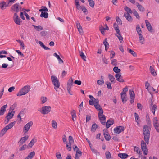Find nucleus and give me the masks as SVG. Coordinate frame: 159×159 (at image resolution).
<instances>
[{
    "mask_svg": "<svg viewBox=\"0 0 159 159\" xmlns=\"http://www.w3.org/2000/svg\"><path fill=\"white\" fill-rule=\"evenodd\" d=\"M143 133L144 135V139L145 143L143 140H142L141 142V149L144 154L147 155L148 153V149L147 148L146 144H148L149 143V139L150 136V132L148 129V126L144 125L143 129Z\"/></svg>",
    "mask_w": 159,
    "mask_h": 159,
    "instance_id": "obj_1",
    "label": "nucleus"
},
{
    "mask_svg": "<svg viewBox=\"0 0 159 159\" xmlns=\"http://www.w3.org/2000/svg\"><path fill=\"white\" fill-rule=\"evenodd\" d=\"M93 100L95 103V107L98 111H99V112L98 113V117L100 121L102 124H105V122L102 121V118L103 120H106V117L104 115H103V110L101 106L99 105V100L98 98H94Z\"/></svg>",
    "mask_w": 159,
    "mask_h": 159,
    "instance_id": "obj_2",
    "label": "nucleus"
},
{
    "mask_svg": "<svg viewBox=\"0 0 159 159\" xmlns=\"http://www.w3.org/2000/svg\"><path fill=\"white\" fill-rule=\"evenodd\" d=\"M113 71L116 74L115 77L116 80L120 82H124V80L123 79V77L120 73L121 70L119 69L117 66H115L113 69Z\"/></svg>",
    "mask_w": 159,
    "mask_h": 159,
    "instance_id": "obj_3",
    "label": "nucleus"
},
{
    "mask_svg": "<svg viewBox=\"0 0 159 159\" xmlns=\"http://www.w3.org/2000/svg\"><path fill=\"white\" fill-rule=\"evenodd\" d=\"M30 86L27 85L23 87L18 92L17 94L18 96L24 95L27 94L30 90Z\"/></svg>",
    "mask_w": 159,
    "mask_h": 159,
    "instance_id": "obj_4",
    "label": "nucleus"
},
{
    "mask_svg": "<svg viewBox=\"0 0 159 159\" xmlns=\"http://www.w3.org/2000/svg\"><path fill=\"white\" fill-rule=\"evenodd\" d=\"M51 79L52 82L54 86V89L56 91H57V89L59 88L60 85L59 80L54 75L51 76Z\"/></svg>",
    "mask_w": 159,
    "mask_h": 159,
    "instance_id": "obj_5",
    "label": "nucleus"
},
{
    "mask_svg": "<svg viewBox=\"0 0 159 159\" xmlns=\"http://www.w3.org/2000/svg\"><path fill=\"white\" fill-rule=\"evenodd\" d=\"M51 107L50 106H43L42 107L41 110H39L38 111L43 114H47L51 111Z\"/></svg>",
    "mask_w": 159,
    "mask_h": 159,
    "instance_id": "obj_6",
    "label": "nucleus"
},
{
    "mask_svg": "<svg viewBox=\"0 0 159 159\" xmlns=\"http://www.w3.org/2000/svg\"><path fill=\"white\" fill-rule=\"evenodd\" d=\"M13 20L15 23L18 25H20L22 22L16 13H15L13 17Z\"/></svg>",
    "mask_w": 159,
    "mask_h": 159,
    "instance_id": "obj_7",
    "label": "nucleus"
},
{
    "mask_svg": "<svg viewBox=\"0 0 159 159\" xmlns=\"http://www.w3.org/2000/svg\"><path fill=\"white\" fill-rule=\"evenodd\" d=\"M125 127L122 126H118L114 129V131L115 133L119 134L122 132L124 131Z\"/></svg>",
    "mask_w": 159,
    "mask_h": 159,
    "instance_id": "obj_8",
    "label": "nucleus"
},
{
    "mask_svg": "<svg viewBox=\"0 0 159 159\" xmlns=\"http://www.w3.org/2000/svg\"><path fill=\"white\" fill-rule=\"evenodd\" d=\"M102 121L104 122H105V124H103V125H106V127L107 129L109 128L111 125H112L114 123V120L112 119H110L109 120H108L107 122L106 123L105 122H104L103 121H105V120H103V118H102Z\"/></svg>",
    "mask_w": 159,
    "mask_h": 159,
    "instance_id": "obj_9",
    "label": "nucleus"
},
{
    "mask_svg": "<svg viewBox=\"0 0 159 159\" xmlns=\"http://www.w3.org/2000/svg\"><path fill=\"white\" fill-rule=\"evenodd\" d=\"M33 124V122L30 121L28 123L25 125L24 128H23V132H24V130L25 131V133H26L30 129V128L31 126Z\"/></svg>",
    "mask_w": 159,
    "mask_h": 159,
    "instance_id": "obj_10",
    "label": "nucleus"
},
{
    "mask_svg": "<svg viewBox=\"0 0 159 159\" xmlns=\"http://www.w3.org/2000/svg\"><path fill=\"white\" fill-rule=\"evenodd\" d=\"M73 80L72 77L70 78L68 80L67 84V89L70 90L73 84Z\"/></svg>",
    "mask_w": 159,
    "mask_h": 159,
    "instance_id": "obj_11",
    "label": "nucleus"
},
{
    "mask_svg": "<svg viewBox=\"0 0 159 159\" xmlns=\"http://www.w3.org/2000/svg\"><path fill=\"white\" fill-rule=\"evenodd\" d=\"M19 3H16L12 6L11 8V9L14 11L16 12V13H17L19 11Z\"/></svg>",
    "mask_w": 159,
    "mask_h": 159,
    "instance_id": "obj_12",
    "label": "nucleus"
},
{
    "mask_svg": "<svg viewBox=\"0 0 159 159\" xmlns=\"http://www.w3.org/2000/svg\"><path fill=\"white\" fill-rule=\"evenodd\" d=\"M120 94L122 102L123 103H125L127 100L126 94L125 92H122Z\"/></svg>",
    "mask_w": 159,
    "mask_h": 159,
    "instance_id": "obj_13",
    "label": "nucleus"
},
{
    "mask_svg": "<svg viewBox=\"0 0 159 159\" xmlns=\"http://www.w3.org/2000/svg\"><path fill=\"white\" fill-rule=\"evenodd\" d=\"M8 106L7 104L4 105L0 109V116L3 115L4 114L6 111V108Z\"/></svg>",
    "mask_w": 159,
    "mask_h": 159,
    "instance_id": "obj_14",
    "label": "nucleus"
},
{
    "mask_svg": "<svg viewBox=\"0 0 159 159\" xmlns=\"http://www.w3.org/2000/svg\"><path fill=\"white\" fill-rule=\"evenodd\" d=\"M145 22L146 23V26L148 30L149 31L151 32L152 30V27L150 23L147 20H145Z\"/></svg>",
    "mask_w": 159,
    "mask_h": 159,
    "instance_id": "obj_15",
    "label": "nucleus"
},
{
    "mask_svg": "<svg viewBox=\"0 0 159 159\" xmlns=\"http://www.w3.org/2000/svg\"><path fill=\"white\" fill-rule=\"evenodd\" d=\"M10 111H9V112L6 116L5 118H10V119L13 118L15 113V111H12L11 112H10Z\"/></svg>",
    "mask_w": 159,
    "mask_h": 159,
    "instance_id": "obj_16",
    "label": "nucleus"
},
{
    "mask_svg": "<svg viewBox=\"0 0 159 159\" xmlns=\"http://www.w3.org/2000/svg\"><path fill=\"white\" fill-rule=\"evenodd\" d=\"M29 136L28 135H26L23 137H22L18 143H20V145H22L25 142L26 140H27Z\"/></svg>",
    "mask_w": 159,
    "mask_h": 159,
    "instance_id": "obj_17",
    "label": "nucleus"
},
{
    "mask_svg": "<svg viewBox=\"0 0 159 159\" xmlns=\"http://www.w3.org/2000/svg\"><path fill=\"white\" fill-rule=\"evenodd\" d=\"M118 156L120 158L123 159H125L127 158L129 155L125 153H119L118 155Z\"/></svg>",
    "mask_w": 159,
    "mask_h": 159,
    "instance_id": "obj_18",
    "label": "nucleus"
},
{
    "mask_svg": "<svg viewBox=\"0 0 159 159\" xmlns=\"http://www.w3.org/2000/svg\"><path fill=\"white\" fill-rule=\"evenodd\" d=\"M135 4L140 11L142 12L144 11L145 10V9L142 5L139 4L138 2H136Z\"/></svg>",
    "mask_w": 159,
    "mask_h": 159,
    "instance_id": "obj_19",
    "label": "nucleus"
},
{
    "mask_svg": "<svg viewBox=\"0 0 159 159\" xmlns=\"http://www.w3.org/2000/svg\"><path fill=\"white\" fill-rule=\"evenodd\" d=\"M150 108L151 110H155L157 108V106L155 104L153 105V102L152 101V100L151 99L150 100Z\"/></svg>",
    "mask_w": 159,
    "mask_h": 159,
    "instance_id": "obj_20",
    "label": "nucleus"
},
{
    "mask_svg": "<svg viewBox=\"0 0 159 159\" xmlns=\"http://www.w3.org/2000/svg\"><path fill=\"white\" fill-rule=\"evenodd\" d=\"M53 56H55L57 58L59 64H61L63 63V61L61 58L56 53H54Z\"/></svg>",
    "mask_w": 159,
    "mask_h": 159,
    "instance_id": "obj_21",
    "label": "nucleus"
},
{
    "mask_svg": "<svg viewBox=\"0 0 159 159\" xmlns=\"http://www.w3.org/2000/svg\"><path fill=\"white\" fill-rule=\"evenodd\" d=\"M15 123V121L10 123L5 127L6 129H7V130H8L9 129L11 128L14 126Z\"/></svg>",
    "mask_w": 159,
    "mask_h": 159,
    "instance_id": "obj_22",
    "label": "nucleus"
},
{
    "mask_svg": "<svg viewBox=\"0 0 159 159\" xmlns=\"http://www.w3.org/2000/svg\"><path fill=\"white\" fill-rule=\"evenodd\" d=\"M153 126L157 131L159 133V124L158 122L153 121Z\"/></svg>",
    "mask_w": 159,
    "mask_h": 159,
    "instance_id": "obj_23",
    "label": "nucleus"
},
{
    "mask_svg": "<svg viewBox=\"0 0 159 159\" xmlns=\"http://www.w3.org/2000/svg\"><path fill=\"white\" fill-rule=\"evenodd\" d=\"M35 154L34 151L31 152L25 159H32L33 157L35 155Z\"/></svg>",
    "mask_w": 159,
    "mask_h": 159,
    "instance_id": "obj_24",
    "label": "nucleus"
},
{
    "mask_svg": "<svg viewBox=\"0 0 159 159\" xmlns=\"http://www.w3.org/2000/svg\"><path fill=\"white\" fill-rule=\"evenodd\" d=\"M36 141L37 140L36 139H33L29 143L28 146H27V148H29L28 147H30V148L32 147V146L34 145V143L36 142Z\"/></svg>",
    "mask_w": 159,
    "mask_h": 159,
    "instance_id": "obj_25",
    "label": "nucleus"
},
{
    "mask_svg": "<svg viewBox=\"0 0 159 159\" xmlns=\"http://www.w3.org/2000/svg\"><path fill=\"white\" fill-rule=\"evenodd\" d=\"M98 128V125L95 123H94L93 124L91 128V131L92 132H94L97 128Z\"/></svg>",
    "mask_w": 159,
    "mask_h": 159,
    "instance_id": "obj_26",
    "label": "nucleus"
},
{
    "mask_svg": "<svg viewBox=\"0 0 159 159\" xmlns=\"http://www.w3.org/2000/svg\"><path fill=\"white\" fill-rule=\"evenodd\" d=\"M76 26L79 33L80 34L83 33V31L80 24V23H77Z\"/></svg>",
    "mask_w": 159,
    "mask_h": 159,
    "instance_id": "obj_27",
    "label": "nucleus"
},
{
    "mask_svg": "<svg viewBox=\"0 0 159 159\" xmlns=\"http://www.w3.org/2000/svg\"><path fill=\"white\" fill-rule=\"evenodd\" d=\"M48 16V14L47 12H41V14L40 15V17L45 18H47Z\"/></svg>",
    "mask_w": 159,
    "mask_h": 159,
    "instance_id": "obj_28",
    "label": "nucleus"
},
{
    "mask_svg": "<svg viewBox=\"0 0 159 159\" xmlns=\"http://www.w3.org/2000/svg\"><path fill=\"white\" fill-rule=\"evenodd\" d=\"M139 40L140 43L142 44L144 43V42L145 40V39L142 34H139Z\"/></svg>",
    "mask_w": 159,
    "mask_h": 159,
    "instance_id": "obj_29",
    "label": "nucleus"
},
{
    "mask_svg": "<svg viewBox=\"0 0 159 159\" xmlns=\"http://www.w3.org/2000/svg\"><path fill=\"white\" fill-rule=\"evenodd\" d=\"M32 26L34 27V28L36 30V31H39L40 30H43V27L40 25L38 26H35L34 25H33Z\"/></svg>",
    "mask_w": 159,
    "mask_h": 159,
    "instance_id": "obj_30",
    "label": "nucleus"
},
{
    "mask_svg": "<svg viewBox=\"0 0 159 159\" xmlns=\"http://www.w3.org/2000/svg\"><path fill=\"white\" fill-rule=\"evenodd\" d=\"M71 114L72 120L74 121H75V120H76V118H75L76 117L75 111L74 110H73L71 112Z\"/></svg>",
    "mask_w": 159,
    "mask_h": 159,
    "instance_id": "obj_31",
    "label": "nucleus"
},
{
    "mask_svg": "<svg viewBox=\"0 0 159 159\" xmlns=\"http://www.w3.org/2000/svg\"><path fill=\"white\" fill-rule=\"evenodd\" d=\"M79 54L80 56L81 57V58L84 61H86V57L82 51H79Z\"/></svg>",
    "mask_w": 159,
    "mask_h": 159,
    "instance_id": "obj_32",
    "label": "nucleus"
},
{
    "mask_svg": "<svg viewBox=\"0 0 159 159\" xmlns=\"http://www.w3.org/2000/svg\"><path fill=\"white\" fill-rule=\"evenodd\" d=\"M42 8L39 10V11L41 12H47L48 11V9L46 6H42Z\"/></svg>",
    "mask_w": 159,
    "mask_h": 159,
    "instance_id": "obj_33",
    "label": "nucleus"
},
{
    "mask_svg": "<svg viewBox=\"0 0 159 159\" xmlns=\"http://www.w3.org/2000/svg\"><path fill=\"white\" fill-rule=\"evenodd\" d=\"M39 43L40 45V46L43 48L44 49L46 50H50V48H49L46 47L41 41H39Z\"/></svg>",
    "mask_w": 159,
    "mask_h": 159,
    "instance_id": "obj_34",
    "label": "nucleus"
},
{
    "mask_svg": "<svg viewBox=\"0 0 159 159\" xmlns=\"http://www.w3.org/2000/svg\"><path fill=\"white\" fill-rule=\"evenodd\" d=\"M39 43L40 45V46L43 48L44 49L46 50H50V48H49L46 47L41 41H39Z\"/></svg>",
    "mask_w": 159,
    "mask_h": 159,
    "instance_id": "obj_35",
    "label": "nucleus"
},
{
    "mask_svg": "<svg viewBox=\"0 0 159 159\" xmlns=\"http://www.w3.org/2000/svg\"><path fill=\"white\" fill-rule=\"evenodd\" d=\"M150 72L152 75L155 76L157 75L156 73L155 72V70L154 69L152 66H150Z\"/></svg>",
    "mask_w": 159,
    "mask_h": 159,
    "instance_id": "obj_36",
    "label": "nucleus"
},
{
    "mask_svg": "<svg viewBox=\"0 0 159 159\" xmlns=\"http://www.w3.org/2000/svg\"><path fill=\"white\" fill-rule=\"evenodd\" d=\"M136 30L137 33L139 35V34H141L142 32L140 27V26L139 24H137L136 25Z\"/></svg>",
    "mask_w": 159,
    "mask_h": 159,
    "instance_id": "obj_37",
    "label": "nucleus"
},
{
    "mask_svg": "<svg viewBox=\"0 0 159 159\" xmlns=\"http://www.w3.org/2000/svg\"><path fill=\"white\" fill-rule=\"evenodd\" d=\"M7 130V129H6L5 127L3 128L0 132V137H2Z\"/></svg>",
    "mask_w": 159,
    "mask_h": 159,
    "instance_id": "obj_38",
    "label": "nucleus"
},
{
    "mask_svg": "<svg viewBox=\"0 0 159 159\" xmlns=\"http://www.w3.org/2000/svg\"><path fill=\"white\" fill-rule=\"evenodd\" d=\"M127 50L134 57L137 56V54L133 50L129 48H127Z\"/></svg>",
    "mask_w": 159,
    "mask_h": 159,
    "instance_id": "obj_39",
    "label": "nucleus"
},
{
    "mask_svg": "<svg viewBox=\"0 0 159 159\" xmlns=\"http://www.w3.org/2000/svg\"><path fill=\"white\" fill-rule=\"evenodd\" d=\"M108 78L109 79V80L111 82H114L115 83V82L114 81L115 80V78L111 74H109L108 75Z\"/></svg>",
    "mask_w": 159,
    "mask_h": 159,
    "instance_id": "obj_40",
    "label": "nucleus"
},
{
    "mask_svg": "<svg viewBox=\"0 0 159 159\" xmlns=\"http://www.w3.org/2000/svg\"><path fill=\"white\" fill-rule=\"evenodd\" d=\"M106 157L107 159H109L111 158V155L109 151H107L105 153Z\"/></svg>",
    "mask_w": 159,
    "mask_h": 159,
    "instance_id": "obj_41",
    "label": "nucleus"
},
{
    "mask_svg": "<svg viewBox=\"0 0 159 159\" xmlns=\"http://www.w3.org/2000/svg\"><path fill=\"white\" fill-rule=\"evenodd\" d=\"M6 4V3L4 1H2L0 3V7L2 10H4L5 9L4 7H5V5Z\"/></svg>",
    "mask_w": 159,
    "mask_h": 159,
    "instance_id": "obj_42",
    "label": "nucleus"
},
{
    "mask_svg": "<svg viewBox=\"0 0 159 159\" xmlns=\"http://www.w3.org/2000/svg\"><path fill=\"white\" fill-rule=\"evenodd\" d=\"M124 9L127 12H126L129 13H132V11L131 9L129 8L128 7L125 6L124 7Z\"/></svg>",
    "mask_w": 159,
    "mask_h": 159,
    "instance_id": "obj_43",
    "label": "nucleus"
},
{
    "mask_svg": "<svg viewBox=\"0 0 159 159\" xmlns=\"http://www.w3.org/2000/svg\"><path fill=\"white\" fill-rule=\"evenodd\" d=\"M89 6L92 8L94 7L95 3L93 0H88Z\"/></svg>",
    "mask_w": 159,
    "mask_h": 159,
    "instance_id": "obj_44",
    "label": "nucleus"
},
{
    "mask_svg": "<svg viewBox=\"0 0 159 159\" xmlns=\"http://www.w3.org/2000/svg\"><path fill=\"white\" fill-rule=\"evenodd\" d=\"M105 139L106 141H109L111 139V136L109 134H104V135Z\"/></svg>",
    "mask_w": 159,
    "mask_h": 159,
    "instance_id": "obj_45",
    "label": "nucleus"
},
{
    "mask_svg": "<svg viewBox=\"0 0 159 159\" xmlns=\"http://www.w3.org/2000/svg\"><path fill=\"white\" fill-rule=\"evenodd\" d=\"M52 125L53 128L55 129H57V122L54 120H52Z\"/></svg>",
    "mask_w": 159,
    "mask_h": 159,
    "instance_id": "obj_46",
    "label": "nucleus"
},
{
    "mask_svg": "<svg viewBox=\"0 0 159 159\" xmlns=\"http://www.w3.org/2000/svg\"><path fill=\"white\" fill-rule=\"evenodd\" d=\"M16 41L20 44V45L21 46L22 49H24L25 45L23 42L21 41L19 39L16 40Z\"/></svg>",
    "mask_w": 159,
    "mask_h": 159,
    "instance_id": "obj_47",
    "label": "nucleus"
},
{
    "mask_svg": "<svg viewBox=\"0 0 159 159\" xmlns=\"http://www.w3.org/2000/svg\"><path fill=\"white\" fill-rule=\"evenodd\" d=\"M48 34V32L45 30H43L41 31L40 33V34L41 36H45Z\"/></svg>",
    "mask_w": 159,
    "mask_h": 159,
    "instance_id": "obj_48",
    "label": "nucleus"
},
{
    "mask_svg": "<svg viewBox=\"0 0 159 159\" xmlns=\"http://www.w3.org/2000/svg\"><path fill=\"white\" fill-rule=\"evenodd\" d=\"M129 93L130 95V97H135V94H134V92L133 90H131L130 89L129 90Z\"/></svg>",
    "mask_w": 159,
    "mask_h": 159,
    "instance_id": "obj_49",
    "label": "nucleus"
},
{
    "mask_svg": "<svg viewBox=\"0 0 159 159\" xmlns=\"http://www.w3.org/2000/svg\"><path fill=\"white\" fill-rule=\"evenodd\" d=\"M106 84L107 85V88L109 89H111L112 87L111 86V83L109 81H107L105 82Z\"/></svg>",
    "mask_w": 159,
    "mask_h": 159,
    "instance_id": "obj_50",
    "label": "nucleus"
},
{
    "mask_svg": "<svg viewBox=\"0 0 159 159\" xmlns=\"http://www.w3.org/2000/svg\"><path fill=\"white\" fill-rule=\"evenodd\" d=\"M134 150L136 151L137 153H140L141 152V150L140 148L136 146L134 147Z\"/></svg>",
    "mask_w": 159,
    "mask_h": 159,
    "instance_id": "obj_51",
    "label": "nucleus"
},
{
    "mask_svg": "<svg viewBox=\"0 0 159 159\" xmlns=\"http://www.w3.org/2000/svg\"><path fill=\"white\" fill-rule=\"evenodd\" d=\"M116 36L119 39L120 43H122L123 42V39L122 36L121 35V34H120V35L118 34V35H116Z\"/></svg>",
    "mask_w": 159,
    "mask_h": 159,
    "instance_id": "obj_52",
    "label": "nucleus"
},
{
    "mask_svg": "<svg viewBox=\"0 0 159 159\" xmlns=\"http://www.w3.org/2000/svg\"><path fill=\"white\" fill-rule=\"evenodd\" d=\"M111 64L114 66H117V62L116 59H113L111 61Z\"/></svg>",
    "mask_w": 159,
    "mask_h": 159,
    "instance_id": "obj_53",
    "label": "nucleus"
},
{
    "mask_svg": "<svg viewBox=\"0 0 159 159\" xmlns=\"http://www.w3.org/2000/svg\"><path fill=\"white\" fill-rule=\"evenodd\" d=\"M117 22L119 24L121 25L122 24V21L119 17L116 16V18Z\"/></svg>",
    "mask_w": 159,
    "mask_h": 159,
    "instance_id": "obj_54",
    "label": "nucleus"
},
{
    "mask_svg": "<svg viewBox=\"0 0 159 159\" xmlns=\"http://www.w3.org/2000/svg\"><path fill=\"white\" fill-rule=\"evenodd\" d=\"M134 116L135 117V121L138 123L139 122L138 120L139 119V117L137 113L135 112L134 113Z\"/></svg>",
    "mask_w": 159,
    "mask_h": 159,
    "instance_id": "obj_55",
    "label": "nucleus"
},
{
    "mask_svg": "<svg viewBox=\"0 0 159 159\" xmlns=\"http://www.w3.org/2000/svg\"><path fill=\"white\" fill-rule=\"evenodd\" d=\"M69 143L71 144L72 143H74V139L71 136H69L68 138Z\"/></svg>",
    "mask_w": 159,
    "mask_h": 159,
    "instance_id": "obj_56",
    "label": "nucleus"
},
{
    "mask_svg": "<svg viewBox=\"0 0 159 159\" xmlns=\"http://www.w3.org/2000/svg\"><path fill=\"white\" fill-rule=\"evenodd\" d=\"M17 106V104L16 103H15L13 105H11L10 108V111L12 110L13 111L14 110Z\"/></svg>",
    "mask_w": 159,
    "mask_h": 159,
    "instance_id": "obj_57",
    "label": "nucleus"
},
{
    "mask_svg": "<svg viewBox=\"0 0 159 159\" xmlns=\"http://www.w3.org/2000/svg\"><path fill=\"white\" fill-rule=\"evenodd\" d=\"M71 144L69 143L66 144V147L67 148V149L69 151H70L71 150Z\"/></svg>",
    "mask_w": 159,
    "mask_h": 159,
    "instance_id": "obj_58",
    "label": "nucleus"
},
{
    "mask_svg": "<svg viewBox=\"0 0 159 159\" xmlns=\"http://www.w3.org/2000/svg\"><path fill=\"white\" fill-rule=\"evenodd\" d=\"M41 100L42 103L43 104L47 101V98L46 97H42L41 98Z\"/></svg>",
    "mask_w": 159,
    "mask_h": 159,
    "instance_id": "obj_59",
    "label": "nucleus"
},
{
    "mask_svg": "<svg viewBox=\"0 0 159 159\" xmlns=\"http://www.w3.org/2000/svg\"><path fill=\"white\" fill-rule=\"evenodd\" d=\"M109 52H111L110 55H112V56L110 57V59H112L114 57L115 53L113 51H109Z\"/></svg>",
    "mask_w": 159,
    "mask_h": 159,
    "instance_id": "obj_60",
    "label": "nucleus"
},
{
    "mask_svg": "<svg viewBox=\"0 0 159 159\" xmlns=\"http://www.w3.org/2000/svg\"><path fill=\"white\" fill-rule=\"evenodd\" d=\"M82 11L84 12V13H85L86 12H87V13H86V14L87 15L88 13V11L87 10L86 8L84 6H82L81 8Z\"/></svg>",
    "mask_w": 159,
    "mask_h": 159,
    "instance_id": "obj_61",
    "label": "nucleus"
},
{
    "mask_svg": "<svg viewBox=\"0 0 159 159\" xmlns=\"http://www.w3.org/2000/svg\"><path fill=\"white\" fill-rule=\"evenodd\" d=\"M26 147L27 145L26 144H25L22 147H21L19 148V151H21L25 150Z\"/></svg>",
    "mask_w": 159,
    "mask_h": 159,
    "instance_id": "obj_62",
    "label": "nucleus"
},
{
    "mask_svg": "<svg viewBox=\"0 0 159 159\" xmlns=\"http://www.w3.org/2000/svg\"><path fill=\"white\" fill-rule=\"evenodd\" d=\"M74 83L79 85H80L82 84V82L80 80H75L74 81Z\"/></svg>",
    "mask_w": 159,
    "mask_h": 159,
    "instance_id": "obj_63",
    "label": "nucleus"
},
{
    "mask_svg": "<svg viewBox=\"0 0 159 159\" xmlns=\"http://www.w3.org/2000/svg\"><path fill=\"white\" fill-rule=\"evenodd\" d=\"M58 153H59V152L57 153H56V156L57 159H62V157L61 156V155L60 153L58 154Z\"/></svg>",
    "mask_w": 159,
    "mask_h": 159,
    "instance_id": "obj_64",
    "label": "nucleus"
}]
</instances>
